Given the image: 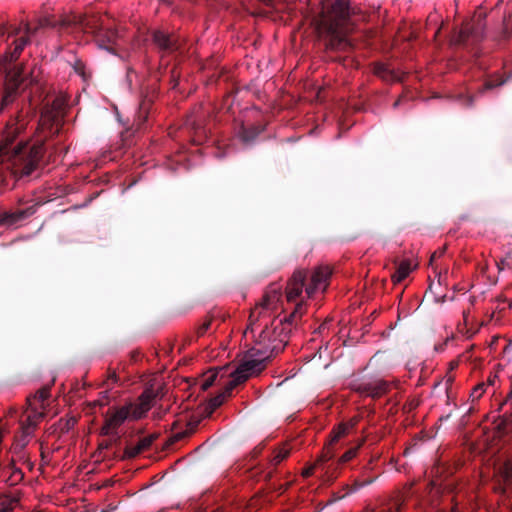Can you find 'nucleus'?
Instances as JSON below:
<instances>
[{"label": "nucleus", "mask_w": 512, "mask_h": 512, "mask_svg": "<svg viewBox=\"0 0 512 512\" xmlns=\"http://www.w3.org/2000/svg\"><path fill=\"white\" fill-rule=\"evenodd\" d=\"M284 310L282 286L273 283L267 287L260 302L251 310L249 325L245 331V336L250 333L255 338L254 347L258 350L265 348V343L261 344L260 340L269 344L273 340L280 339L283 342V349L285 348L288 340L282 325L287 321L285 318L278 319Z\"/></svg>", "instance_id": "1"}, {"label": "nucleus", "mask_w": 512, "mask_h": 512, "mask_svg": "<svg viewBox=\"0 0 512 512\" xmlns=\"http://www.w3.org/2000/svg\"><path fill=\"white\" fill-rule=\"evenodd\" d=\"M50 397L49 387L39 389L33 396L27 397V407L21 418L14 417L15 410H10L5 421L0 422V444L13 435L12 450L20 453L31 440L33 433L45 415V402Z\"/></svg>", "instance_id": "2"}, {"label": "nucleus", "mask_w": 512, "mask_h": 512, "mask_svg": "<svg viewBox=\"0 0 512 512\" xmlns=\"http://www.w3.org/2000/svg\"><path fill=\"white\" fill-rule=\"evenodd\" d=\"M18 128L8 127L0 141V173L4 170L15 175H30L43 155V145L18 143L13 145Z\"/></svg>", "instance_id": "3"}, {"label": "nucleus", "mask_w": 512, "mask_h": 512, "mask_svg": "<svg viewBox=\"0 0 512 512\" xmlns=\"http://www.w3.org/2000/svg\"><path fill=\"white\" fill-rule=\"evenodd\" d=\"M315 25L321 35L329 37L328 46L331 49H346L350 46L346 38L350 31L349 0H335L330 10L323 8Z\"/></svg>", "instance_id": "4"}, {"label": "nucleus", "mask_w": 512, "mask_h": 512, "mask_svg": "<svg viewBox=\"0 0 512 512\" xmlns=\"http://www.w3.org/2000/svg\"><path fill=\"white\" fill-rule=\"evenodd\" d=\"M260 343H265L264 350H258L257 347L249 349L243 357L242 362L237 369L232 373L230 380V387L228 390H233L237 385L246 381L249 377L257 375L265 368L266 361L273 355L283 350L282 340H273L269 344L264 340Z\"/></svg>", "instance_id": "5"}, {"label": "nucleus", "mask_w": 512, "mask_h": 512, "mask_svg": "<svg viewBox=\"0 0 512 512\" xmlns=\"http://www.w3.org/2000/svg\"><path fill=\"white\" fill-rule=\"evenodd\" d=\"M306 279V272L304 270H296L291 278L289 279L286 287V302L294 303L295 308L290 316L285 320L288 323H292L297 316H301L304 313L303 304V287Z\"/></svg>", "instance_id": "6"}, {"label": "nucleus", "mask_w": 512, "mask_h": 512, "mask_svg": "<svg viewBox=\"0 0 512 512\" xmlns=\"http://www.w3.org/2000/svg\"><path fill=\"white\" fill-rule=\"evenodd\" d=\"M59 24L63 28L73 27L85 33H92L96 35H100L102 28L105 25L102 17L75 13L64 15Z\"/></svg>", "instance_id": "7"}, {"label": "nucleus", "mask_w": 512, "mask_h": 512, "mask_svg": "<svg viewBox=\"0 0 512 512\" xmlns=\"http://www.w3.org/2000/svg\"><path fill=\"white\" fill-rule=\"evenodd\" d=\"M66 108V99L56 97L50 105H46L41 113L40 126L48 129L51 134L57 133L62 124Z\"/></svg>", "instance_id": "8"}, {"label": "nucleus", "mask_w": 512, "mask_h": 512, "mask_svg": "<svg viewBox=\"0 0 512 512\" xmlns=\"http://www.w3.org/2000/svg\"><path fill=\"white\" fill-rule=\"evenodd\" d=\"M23 83L22 69L14 68L7 73L2 96L0 111L11 105L19 95L20 86Z\"/></svg>", "instance_id": "9"}, {"label": "nucleus", "mask_w": 512, "mask_h": 512, "mask_svg": "<svg viewBox=\"0 0 512 512\" xmlns=\"http://www.w3.org/2000/svg\"><path fill=\"white\" fill-rule=\"evenodd\" d=\"M132 408L133 404H129L109 411L102 427V434L112 435L126 420H135Z\"/></svg>", "instance_id": "10"}, {"label": "nucleus", "mask_w": 512, "mask_h": 512, "mask_svg": "<svg viewBox=\"0 0 512 512\" xmlns=\"http://www.w3.org/2000/svg\"><path fill=\"white\" fill-rule=\"evenodd\" d=\"M332 274V269L328 265H320L313 271L311 281L305 288L307 297L312 296L318 291H325L328 286L329 278Z\"/></svg>", "instance_id": "11"}, {"label": "nucleus", "mask_w": 512, "mask_h": 512, "mask_svg": "<svg viewBox=\"0 0 512 512\" xmlns=\"http://www.w3.org/2000/svg\"><path fill=\"white\" fill-rule=\"evenodd\" d=\"M389 389V384L382 379H375L359 384L356 390L372 398H378L384 395Z\"/></svg>", "instance_id": "12"}, {"label": "nucleus", "mask_w": 512, "mask_h": 512, "mask_svg": "<svg viewBox=\"0 0 512 512\" xmlns=\"http://www.w3.org/2000/svg\"><path fill=\"white\" fill-rule=\"evenodd\" d=\"M333 458V453L327 450V452H323L321 456L315 461L314 465L305 469L303 471V475L308 477L312 475L314 470H321L326 475L328 480H332L336 477L334 471H332L331 466H326L325 464Z\"/></svg>", "instance_id": "13"}, {"label": "nucleus", "mask_w": 512, "mask_h": 512, "mask_svg": "<svg viewBox=\"0 0 512 512\" xmlns=\"http://www.w3.org/2000/svg\"><path fill=\"white\" fill-rule=\"evenodd\" d=\"M357 422V418H352L348 422L340 423L336 428H334L331 433V439L329 443L325 446L323 452H327V450L329 449V451L334 454V451L332 450L333 444L339 441L341 438L348 435L351 432V430L356 426Z\"/></svg>", "instance_id": "14"}, {"label": "nucleus", "mask_w": 512, "mask_h": 512, "mask_svg": "<svg viewBox=\"0 0 512 512\" xmlns=\"http://www.w3.org/2000/svg\"><path fill=\"white\" fill-rule=\"evenodd\" d=\"M478 23L476 26L467 23L460 31L457 39L455 40L457 43H466L470 38H473V40H478L483 35V29L484 26L480 23L481 22V13L478 14Z\"/></svg>", "instance_id": "15"}, {"label": "nucleus", "mask_w": 512, "mask_h": 512, "mask_svg": "<svg viewBox=\"0 0 512 512\" xmlns=\"http://www.w3.org/2000/svg\"><path fill=\"white\" fill-rule=\"evenodd\" d=\"M153 395L151 392L143 393L139 398L138 404H133V418L140 419L152 406Z\"/></svg>", "instance_id": "16"}, {"label": "nucleus", "mask_w": 512, "mask_h": 512, "mask_svg": "<svg viewBox=\"0 0 512 512\" xmlns=\"http://www.w3.org/2000/svg\"><path fill=\"white\" fill-rule=\"evenodd\" d=\"M414 268H415V265L412 263L411 260L405 259V260L401 261L398 264L395 273L392 275L393 283L398 284V283L402 282L411 273V271Z\"/></svg>", "instance_id": "17"}, {"label": "nucleus", "mask_w": 512, "mask_h": 512, "mask_svg": "<svg viewBox=\"0 0 512 512\" xmlns=\"http://www.w3.org/2000/svg\"><path fill=\"white\" fill-rule=\"evenodd\" d=\"M152 438L151 437H143L141 438L135 445H130L126 447L124 451L125 458H134L143 451L147 450V448L151 445Z\"/></svg>", "instance_id": "18"}, {"label": "nucleus", "mask_w": 512, "mask_h": 512, "mask_svg": "<svg viewBox=\"0 0 512 512\" xmlns=\"http://www.w3.org/2000/svg\"><path fill=\"white\" fill-rule=\"evenodd\" d=\"M28 40L25 37H20L15 41V46L12 51L6 53L2 59L0 60V64H6L11 63L15 61L21 52L23 51L25 45L27 44Z\"/></svg>", "instance_id": "19"}, {"label": "nucleus", "mask_w": 512, "mask_h": 512, "mask_svg": "<svg viewBox=\"0 0 512 512\" xmlns=\"http://www.w3.org/2000/svg\"><path fill=\"white\" fill-rule=\"evenodd\" d=\"M28 40L25 37H20L15 41V46L12 51L6 53L2 59L0 60V64H6L11 63L15 61L21 52L23 51L25 45L27 44Z\"/></svg>", "instance_id": "20"}, {"label": "nucleus", "mask_w": 512, "mask_h": 512, "mask_svg": "<svg viewBox=\"0 0 512 512\" xmlns=\"http://www.w3.org/2000/svg\"><path fill=\"white\" fill-rule=\"evenodd\" d=\"M28 40L25 37H20L15 41V46L12 51L6 53L2 59L0 60V64H6L11 63L15 61L21 52L23 51L25 45L27 44Z\"/></svg>", "instance_id": "21"}, {"label": "nucleus", "mask_w": 512, "mask_h": 512, "mask_svg": "<svg viewBox=\"0 0 512 512\" xmlns=\"http://www.w3.org/2000/svg\"><path fill=\"white\" fill-rule=\"evenodd\" d=\"M153 39L155 44L162 50L173 51L177 49L175 41L162 31H156Z\"/></svg>", "instance_id": "22"}, {"label": "nucleus", "mask_w": 512, "mask_h": 512, "mask_svg": "<svg viewBox=\"0 0 512 512\" xmlns=\"http://www.w3.org/2000/svg\"><path fill=\"white\" fill-rule=\"evenodd\" d=\"M19 503V497L16 494L0 496V512H11Z\"/></svg>", "instance_id": "23"}, {"label": "nucleus", "mask_w": 512, "mask_h": 512, "mask_svg": "<svg viewBox=\"0 0 512 512\" xmlns=\"http://www.w3.org/2000/svg\"><path fill=\"white\" fill-rule=\"evenodd\" d=\"M218 376V370L217 369H210L209 371L205 372L202 377L198 380V385L202 391H206L209 389L214 382L216 381Z\"/></svg>", "instance_id": "24"}, {"label": "nucleus", "mask_w": 512, "mask_h": 512, "mask_svg": "<svg viewBox=\"0 0 512 512\" xmlns=\"http://www.w3.org/2000/svg\"><path fill=\"white\" fill-rule=\"evenodd\" d=\"M25 216L26 214L24 211L4 213L0 216V223L4 225H13L22 220Z\"/></svg>", "instance_id": "25"}, {"label": "nucleus", "mask_w": 512, "mask_h": 512, "mask_svg": "<svg viewBox=\"0 0 512 512\" xmlns=\"http://www.w3.org/2000/svg\"><path fill=\"white\" fill-rule=\"evenodd\" d=\"M229 387H230V382L226 385L225 390L222 393H220L219 395L213 397L210 400L209 407L211 409L214 410V409L220 407L223 404V402L225 401L226 397H228L231 394L232 390H228Z\"/></svg>", "instance_id": "26"}, {"label": "nucleus", "mask_w": 512, "mask_h": 512, "mask_svg": "<svg viewBox=\"0 0 512 512\" xmlns=\"http://www.w3.org/2000/svg\"><path fill=\"white\" fill-rule=\"evenodd\" d=\"M23 479V473L20 469L12 467L11 468V475L8 478V482L10 485H16L18 482H20Z\"/></svg>", "instance_id": "27"}, {"label": "nucleus", "mask_w": 512, "mask_h": 512, "mask_svg": "<svg viewBox=\"0 0 512 512\" xmlns=\"http://www.w3.org/2000/svg\"><path fill=\"white\" fill-rule=\"evenodd\" d=\"M360 445L361 443L357 447L351 448L348 451H346L339 459V463H346L350 461L352 458H354L357 454Z\"/></svg>", "instance_id": "28"}, {"label": "nucleus", "mask_w": 512, "mask_h": 512, "mask_svg": "<svg viewBox=\"0 0 512 512\" xmlns=\"http://www.w3.org/2000/svg\"><path fill=\"white\" fill-rule=\"evenodd\" d=\"M486 388L485 383L478 384L474 389L472 390L471 396L473 399H478L482 396Z\"/></svg>", "instance_id": "29"}, {"label": "nucleus", "mask_w": 512, "mask_h": 512, "mask_svg": "<svg viewBox=\"0 0 512 512\" xmlns=\"http://www.w3.org/2000/svg\"><path fill=\"white\" fill-rule=\"evenodd\" d=\"M289 455V450L288 449H280L275 457H274V462L275 464H279L281 461H283L284 459H286Z\"/></svg>", "instance_id": "30"}, {"label": "nucleus", "mask_w": 512, "mask_h": 512, "mask_svg": "<svg viewBox=\"0 0 512 512\" xmlns=\"http://www.w3.org/2000/svg\"><path fill=\"white\" fill-rule=\"evenodd\" d=\"M503 477L506 481L512 480V462L505 463L503 467Z\"/></svg>", "instance_id": "31"}, {"label": "nucleus", "mask_w": 512, "mask_h": 512, "mask_svg": "<svg viewBox=\"0 0 512 512\" xmlns=\"http://www.w3.org/2000/svg\"><path fill=\"white\" fill-rule=\"evenodd\" d=\"M497 265L500 270H503L505 267L511 268L512 267V257L502 259Z\"/></svg>", "instance_id": "32"}, {"label": "nucleus", "mask_w": 512, "mask_h": 512, "mask_svg": "<svg viewBox=\"0 0 512 512\" xmlns=\"http://www.w3.org/2000/svg\"><path fill=\"white\" fill-rule=\"evenodd\" d=\"M386 72L387 68L384 65H378L375 67V73L382 78L386 77Z\"/></svg>", "instance_id": "33"}, {"label": "nucleus", "mask_w": 512, "mask_h": 512, "mask_svg": "<svg viewBox=\"0 0 512 512\" xmlns=\"http://www.w3.org/2000/svg\"><path fill=\"white\" fill-rule=\"evenodd\" d=\"M39 25L41 27L42 26H54L55 22L52 21L50 18L45 17V18L39 20Z\"/></svg>", "instance_id": "34"}, {"label": "nucleus", "mask_w": 512, "mask_h": 512, "mask_svg": "<svg viewBox=\"0 0 512 512\" xmlns=\"http://www.w3.org/2000/svg\"><path fill=\"white\" fill-rule=\"evenodd\" d=\"M497 381H498V376L497 375H490L488 377V379H487V382L485 383L486 387H488V386H495Z\"/></svg>", "instance_id": "35"}, {"label": "nucleus", "mask_w": 512, "mask_h": 512, "mask_svg": "<svg viewBox=\"0 0 512 512\" xmlns=\"http://www.w3.org/2000/svg\"><path fill=\"white\" fill-rule=\"evenodd\" d=\"M444 253V249H441L439 251H435L432 255H431V258H430V265H433V262L437 259V258H440Z\"/></svg>", "instance_id": "36"}, {"label": "nucleus", "mask_w": 512, "mask_h": 512, "mask_svg": "<svg viewBox=\"0 0 512 512\" xmlns=\"http://www.w3.org/2000/svg\"><path fill=\"white\" fill-rule=\"evenodd\" d=\"M209 326H210V322H205L203 323L199 329H198V335L201 336V335H204L206 333V331L209 329Z\"/></svg>", "instance_id": "37"}, {"label": "nucleus", "mask_w": 512, "mask_h": 512, "mask_svg": "<svg viewBox=\"0 0 512 512\" xmlns=\"http://www.w3.org/2000/svg\"><path fill=\"white\" fill-rule=\"evenodd\" d=\"M505 83V80H501L500 82L498 83H494L492 81H488L486 84H485V89H490V88H493L495 86H500V85H503Z\"/></svg>", "instance_id": "38"}, {"label": "nucleus", "mask_w": 512, "mask_h": 512, "mask_svg": "<svg viewBox=\"0 0 512 512\" xmlns=\"http://www.w3.org/2000/svg\"><path fill=\"white\" fill-rule=\"evenodd\" d=\"M506 402H508V403H511V404H512V388H511V391H510V393H509V395H508V397H507V399H506Z\"/></svg>", "instance_id": "39"}, {"label": "nucleus", "mask_w": 512, "mask_h": 512, "mask_svg": "<svg viewBox=\"0 0 512 512\" xmlns=\"http://www.w3.org/2000/svg\"><path fill=\"white\" fill-rule=\"evenodd\" d=\"M368 483H371V480L365 481V482H362V483H356V485H357V487H362V486H364L365 484H368Z\"/></svg>", "instance_id": "40"}, {"label": "nucleus", "mask_w": 512, "mask_h": 512, "mask_svg": "<svg viewBox=\"0 0 512 512\" xmlns=\"http://www.w3.org/2000/svg\"><path fill=\"white\" fill-rule=\"evenodd\" d=\"M260 1L266 5H272V2H273V0H260Z\"/></svg>", "instance_id": "41"}, {"label": "nucleus", "mask_w": 512, "mask_h": 512, "mask_svg": "<svg viewBox=\"0 0 512 512\" xmlns=\"http://www.w3.org/2000/svg\"><path fill=\"white\" fill-rule=\"evenodd\" d=\"M25 28H26V32H27V33H31L32 28L30 27V25H29V24H26V25H25Z\"/></svg>", "instance_id": "42"}, {"label": "nucleus", "mask_w": 512, "mask_h": 512, "mask_svg": "<svg viewBox=\"0 0 512 512\" xmlns=\"http://www.w3.org/2000/svg\"><path fill=\"white\" fill-rule=\"evenodd\" d=\"M109 380H112L113 382H115V381H116V375H115V373H113L112 375H110Z\"/></svg>", "instance_id": "43"}, {"label": "nucleus", "mask_w": 512, "mask_h": 512, "mask_svg": "<svg viewBox=\"0 0 512 512\" xmlns=\"http://www.w3.org/2000/svg\"><path fill=\"white\" fill-rule=\"evenodd\" d=\"M109 444L108 443H101L100 444V448H108Z\"/></svg>", "instance_id": "44"}, {"label": "nucleus", "mask_w": 512, "mask_h": 512, "mask_svg": "<svg viewBox=\"0 0 512 512\" xmlns=\"http://www.w3.org/2000/svg\"><path fill=\"white\" fill-rule=\"evenodd\" d=\"M114 36H115V35H114V33H113V32H111V35L109 36L108 41H112V40H113V38H114Z\"/></svg>", "instance_id": "45"}, {"label": "nucleus", "mask_w": 512, "mask_h": 512, "mask_svg": "<svg viewBox=\"0 0 512 512\" xmlns=\"http://www.w3.org/2000/svg\"><path fill=\"white\" fill-rule=\"evenodd\" d=\"M456 365H457L456 363H452L451 367L454 368Z\"/></svg>", "instance_id": "46"}, {"label": "nucleus", "mask_w": 512, "mask_h": 512, "mask_svg": "<svg viewBox=\"0 0 512 512\" xmlns=\"http://www.w3.org/2000/svg\"><path fill=\"white\" fill-rule=\"evenodd\" d=\"M4 33V30L2 28H0V34H3Z\"/></svg>", "instance_id": "47"}]
</instances>
